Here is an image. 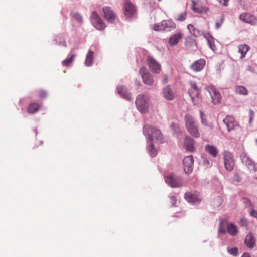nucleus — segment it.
<instances>
[{"label": "nucleus", "mask_w": 257, "mask_h": 257, "mask_svg": "<svg viewBox=\"0 0 257 257\" xmlns=\"http://www.w3.org/2000/svg\"><path fill=\"white\" fill-rule=\"evenodd\" d=\"M143 133L148 137V141L152 143L154 138L157 142L161 143L163 142V134L158 128L146 124L143 127Z\"/></svg>", "instance_id": "f257e3e1"}, {"label": "nucleus", "mask_w": 257, "mask_h": 257, "mask_svg": "<svg viewBox=\"0 0 257 257\" xmlns=\"http://www.w3.org/2000/svg\"><path fill=\"white\" fill-rule=\"evenodd\" d=\"M186 127L189 133L195 138L200 137L198 124L190 114H187L184 117Z\"/></svg>", "instance_id": "f03ea898"}, {"label": "nucleus", "mask_w": 257, "mask_h": 257, "mask_svg": "<svg viewBox=\"0 0 257 257\" xmlns=\"http://www.w3.org/2000/svg\"><path fill=\"white\" fill-rule=\"evenodd\" d=\"M205 89L209 93L212 99V102L214 105L219 104L221 102L222 97L221 94L214 86H208L206 87Z\"/></svg>", "instance_id": "7ed1b4c3"}, {"label": "nucleus", "mask_w": 257, "mask_h": 257, "mask_svg": "<svg viewBox=\"0 0 257 257\" xmlns=\"http://www.w3.org/2000/svg\"><path fill=\"white\" fill-rule=\"evenodd\" d=\"M223 155L225 169L228 171H232L235 165L233 154L228 151H225L223 153Z\"/></svg>", "instance_id": "20e7f679"}, {"label": "nucleus", "mask_w": 257, "mask_h": 257, "mask_svg": "<svg viewBox=\"0 0 257 257\" xmlns=\"http://www.w3.org/2000/svg\"><path fill=\"white\" fill-rule=\"evenodd\" d=\"M91 21L93 26L97 30H102L106 27L105 23L95 11H93L91 14Z\"/></svg>", "instance_id": "39448f33"}, {"label": "nucleus", "mask_w": 257, "mask_h": 257, "mask_svg": "<svg viewBox=\"0 0 257 257\" xmlns=\"http://www.w3.org/2000/svg\"><path fill=\"white\" fill-rule=\"evenodd\" d=\"M166 182L172 187H180L182 186V179L171 173L165 177Z\"/></svg>", "instance_id": "423d86ee"}, {"label": "nucleus", "mask_w": 257, "mask_h": 257, "mask_svg": "<svg viewBox=\"0 0 257 257\" xmlns=\"http://www.w3.org/2000/svg\"><path fill=\"white\" fill-rule=\"evenodd\" d=\"M143 83L147 85L152 86L154 83L152 75L144 67H141L139 71Z\"/></svg>", "instance_id": "0eeeda50"}, {"label": "nucleus", "mask_w": 257, "mask_h": 257, "mask_svg": "<svg viewBox=\"0 0 257 257\" xmlns=\"http://www.w3.org/2000/svg\"><path fill=\"white\" fill-rule=\"evenodd\" d=\"M136 104L138 109L142 113H145L148 111V101L145 96L139 95L136 100Z\"/></svg>", "instance_id": "6e6552de"}, {"label": "nucleus", "mask_w": 257, "mask_h": 257, "mask_svg": "<svg viewBox=\"0 0 257 257\" xmlns=\"http://www.w3.org/2000/svg\"><path fill=\"white\" fill-rule=\"evenodd\" d=\"M147 65L152 72L157 74L161 70V65L152 57L148 56L146 59Z\"/></svg>", "instance_id": "1a4fd4ad"}, {"label": "nucleus", "mask_w": 257, "mask_h": 257, "mask_svg": "<svg viewBox=\"0 0 257 257\" xmlns=\"http://www.w3.org/2000/svg\"><path fill=\"white\" fill-rule=\"evenodd\" d=\"M194 158L192 156H186L183 159L184 172L186 174L192 172L193 168Z\"/></svg>", "instance_id": "9d476101"}, {"label": "nucleus", "mask_w": 257, "mask_h": 257, "mask_svg": "<svg viewBox=\"0 0 257 257\" xmlns=\"http://www.w3.org/2000/svg\"><path fill=\"white\" fill-rule=\"evenodd\" d=\"M102 10L105 19L108 22L113 23L117 19L116 15L110 7H104Z\"/></svg>", "instance_id": "9b49d317"}, {"label": "nucleus", "mask_w": 257, "mask_h": 257, "mask_svg": "<svg viewBox=\"0 0 257 257\" xmlns=\"http://www.w3.org/2000/svg\"><path fill=\"white\" fill-rule=\"evenodd\" d=\"M239 18L241 21L251 25H255L257 24L256 17L248 13H243L240 14Z\"/></svg>", "instance_id": "f8f14e48"}, {"label": "nucleus", "mask_w": 257, "mask_h": 257, "mask_svg": "<svg viewBox=\"0 0 257 257\" xmlns=\"http://www.w3.org/2000/svg\"><path fill=\"white\" fill-rule=\"evenodd\" d=\"M124 8L125 10L124 14L128 17L133 16L136 12L135 6L129 1H125Z\"/></svg>", "instance_id": "ddd939ff"}, {"label": "nucleus", "mask_w": 257, "mask_h": 257, "mask_svg": "<svg viewBox=\"0 0 257 257\" xmlns=\"http://www.w3.org/2000/svg\"><path fill=\"white\" fill-rule=\"evenodd\" d=\"M183 145L187 151L194 152L195 150L194 140L190 136H187L185 137Z\"/></svg>", "instance_id": "4468645a"}, {"label": "nucleus", "mask_w": 257, "mask_h": 257, "mask_svg": "<svg viewBox=\"0 0 257 257\" xmlns=\"http://www.w3.org/2000/svg\"><path fill=\"white\" fill-rule=\"evenodd\" d=\"M184 196L186 200L189 203H196L200 201L199 195L197 193L186 192Z\"/></svg>", "instance_id": "2eb2a0df"}, {"label": "nucleus", "mask_w": 257, "mask_h": 257, "mask_svg": "<svg viewBox=\"0 0 257 257\" xmlns=\"http://www.w3.org/2000/svg\"><path fill=\"white\" fill-rule=\"evenodd\" d=\"M183 34L182 32L175 33L171 36L168 40V44L171 46L176 45L178 42L182 39Z\"/></svg>", "instance_id": "dca6fc26"}, {"label": "nucleus", "mask_w": 257, "mask_h": 257, "mask_svg": "<svg viewBox=\"0 0 257 257\" xmlns=\"http://www.w3.org/2000/svg\"><path fill=\"white\" fill-rule=\"evenodd\" d=\"M192 9L194 12L198 13H206L208 8L206 7L201 6L199 3L194 0L192 1Z\"/></svg>", "instance_id": "f3484780"}, {"label": "nucleus", "mask_w": 257, "mask_h": 257, "mask_svg": "<svg viewBox=\"0 0 257 257\" xmlns=\"http://www.w3.org/2000/svg\"><path fill=\"white\" fill-rule=\"evenodd\" d=\"M223 122L227 127L228 132L233 130L235 126H237V122L235 121L234 117L231 116H227L223 120Z\"/></svg>", "instance_id": "a211bd4d"}, {"label": "nucleus", "mask_w": 257, "mask_h": 257, "mask_svg": "<svg viewBox=\"0 0 257 257\" xmlns=\"http://www.w3.org/2000/svg\"><path fill=\"white\" fill-rule=\"evenodd\" d=\"M205 65V61L203 59H200L194 62L191 68L193 71L198 72L201 71L204 68Z\"/></svg>", "instance_id": "6ab92c4d"}, {"label": "nucleus", "mask_w": 257, "mask_h": 257, "mask_svg": "<svg viewBox=\"0 0 257 257\" xmlns=\"http://www.w3.org/2000/svg\"><path fill=\"white\" fill-rule=\"evenodd\" d=\"M117 91L119 94L126 100L130 101L132 100V97L130 93H129L125 87L120 86L117 88Z\"/></svg>", "instance_id": "aec40b11"}, {"label": "nucleus", "mask_w": 257, "mask_h": 257, "mask_svg": "<svg viewBox=\"0 0 257 257\" xmlns=\"http://www.w3.org/2000/svg\"><path fill=\"white\" fill-rule=\"evenodd\" d=\"M163 94L164 97L167 100H172L175 98V94L169 86L164 88Z\"/></svg>", "instance_id": "412c9836"}, {"label": "nucleus", "mask_w": 257, "mask_h": 257, "mask_svg": "<svg viewBox=\"0 0 257 257\" xmlns=\"http://www.w3.org/2000/svg\"><path fill=\"white\" fill-rule=\"evenodd\" d=\"M162 21L164 31H170L172 30L175 29L176 27V24L172 20H164Z\"/></svg>", "instance_id": "4be33fe9"}, {"label": "nucleus", "mask_w": 257, "mask_h": 257, "mask_svg": "<svg viewBox=\"0 0 257 257\" xmlns=\"http://www.w3.org/2000/svg\"><path fill=\"white\" fill-rule=\"evenodd\" d=\"M245 244L249 248L254 247L255 244V239L252 233H249L247 235L245 239Z\"/></svg>", "instance_id": "5701e85b"}, {"label": "nucleus", "mask_w": 257, "mask_h": 257, "mask_svg": "<svg viewBox=\"0 0 257 257\" xmlns=\"http://www.w3.org/2000/svg\"><path fill=\"white\" fill-rule=\"evenodd\" d=\"M194 105H199L202 102V97L200 93L189 94Z\"/></svg>", "instance_id": "b1692460"}, {"label": "nucleus", "mask_w": 257, "mask_h": 257, "mask_svg": "<svg viewBox=\"0 0 257 257\" xmlns=\"http://www.w3.org/2000/svg\"><path fill=\"white\" fill-rule=\"evenodd\" d=\"M242 162L245 163L246 165L254 168L255 166L253 162L248 157L246 154L243 153L240 156Z\"/></svg>", "instance_id": "393cba45"}, {"label": "nucleus", "mask_w": 257, "mask_h": 257, "mask_svg": "<svg viewBox=\"0 0 257 257\" xmlns=\"http://www.w3.org/2000/svg\"><path fill=\"white\" fill-rule=\"evenodd\" d=\"M234 91L235 93L238 95L246 96L248 94V91L247 88L243 86H235Z\"/></svg>", "instance_id": "a878e982"}, {"label": "nucleus", "mask_w": 257, "mask_h": 257, "mask_svg": "<svg viewBox=\"0 0 257 257\" xmlns=\"http://www.w3.org/2000/svg\"><path fill=\"white\" fill-rule=\"evenodd\" d=\"M205 150L213 157H216L218 153V150L214 146L207 145L205 146Z\"/></svg>", "instance_id": "bb28decb"}, {"label": "nucleus", "mask_w": 257, "mask_h": 257, "mask_svg": "<svg viewBox=\"0 0 257 257\" xmlns=\"http://www.w3.org/2000/svg\"><path fill=\"white\" fill-rule=\"evenodd\" d=\"M227 230L228 233L231 236L236 235L238 232L237 226L232 223L228 225Z\"/></svg>", "instance_id": "cd10ccee"}, {"label": "nucleus", "mask_w": 257, "mask_h": 257, "mask_svg": "<svg viewBox=\"0 0 257 257\" xmlns=\"http://www.w3.org/2000/svg\"><path fill=\"white\" fill-rule=\"evenodd\" d=\"M249 46L246 44L240 45L238 46V53L241 54V58L245 56L246 54L249 51Z\"/></svg>", "instance_id": "c85d7f7f"}, {"label": "nucleus", "mask_w": 257, "mask_h": 257, "mask_svg": "<svg viewBox=\"0 0 257 257\" xmlns=\"http://www.w3.org/2000/svg\"><path fill=\"white\" fill-rule=\"evenodd\" d=\"M40 108V105L37 103H33L29 105L28 107V112L30 113L37 112Z\"/></svg>", "instance_id": "c756f323"}, {"label": "nucleus", "mask_w": 257, "mask_h": 257, "mask_svg": "<svg viewBox=\"0 0 257 257\" xmlns=\"http://www.w3.org/2000/svg\"><path fill=\"white\" fill-rule=\"evenodd\" d=\"M191 87L188 90L189 94H191L193 93H200V89L197 87L196 83L194 82H190Z\"/></svg>", "instance_id": "7c9ffc66"}, {"label": "nucleus", "mask_w": 257, "mask_h": 257, "mask_svg": "<svg viewBox=\"0 0 257 257\" xmlns=\"http://www.w3.org/2000/svg\"><path fill=\"white\" fill-rule=\"evenodd\" d=\"M93 55V52H92L91 50H89L88 51V54H87L86 60H85V64L87 66H90L92 64Z\"/></svg>", "instance_id": "2f4dec72"}, {"label": "nucleus", "mask_w": 257, "mask_h": 257, "mask_svg": "<svg viewBox=\"0 0 257 257\" xmlns=\"http://www.w3.org/2000/svg\"><path fill=\"white\" fill-rule=\"evenodd\" d=\"M185 45L188 48L191 47H195V48L197 47L196 42L191 37H188L186 39Z\"/></svg>", "instance_id": "473e14b6"}, {"label": "nucleus", "mask_w": 257, "mask_h": 257, "mask_svg": "<svg viewBox=\"0 0 257 257\" xmlns=\"http://www.w3.org/2000/svg\"><path fill=\"white\" fill-rule=\"evenodd\" d=\"M187 27L190 32L194 36H198L200 35V31L196 29L193 25L189 24Z\"/></svg>", "instance_id": "72a5a7b5"}, {"label": "nucleus", "mask_w": 257, "mask_h": 257, "mask_svg": "<svg viewBox=\"0 0 257 257\" xmlns=\"http://www.w3.org/2000/svg\"><path fill=\"white\" fill-rule=\"evenodd\" d=\"M152 29L156 31H164V28L163 21H162L160 23L154 24L152 27Z\"/></svg>", "instance_id": "f704fd0d"}, {"label": "nucleus", "mask_w": 257, "mask_h": 257, "mask_svg": "<svg viewBox=\"0 0 257 257\" xmlns=\"http://www.w3.org/2000/svg\"><path fill=\"white\" fill-rule=\"evenodd\" d=\"M75 57V54H72L70 58H67L62 62L63 66L68 67L73 62L74 59Z\"/></svg>", "instance_id": "c9c22d12"}, {"label": "nucleus", "mask_w": 257, "mask_h": 257, "mask_svg": "<svg viewBox=\"0 0 257 257\" xmlns=\"http://www.w3.org/2000/svg\"><path fill=\"white\" fill-rule=\"evenodd\" d=\"M150 143V145H149L148 147V151L150 155L152 157H154L157 155V151L154 148L153 144L152 143Z\"/></svg>", "instance_id": "e433bc0d"}, {"label": "nucleus", "mask_w": 257, "mask_h": 257, "mask_svg": "<svg viewBox=\"0 0 257 257\" xmlns=\"http://www.w3.org/2000/svg\"><path fill=\"white\" fill-rule=\"evenodd\" d=\"M205 38H206V39H207V40L208 41V44L209 45L210 48L213 51H215V45L214 44V41H213V38L212 37H210V36H209V37L205 36Z\"/></svg>", "instance_id": "4c0bfd02"}, {"label": "nucleus", "mask_w": 257, "mask_h": 257, "mask_svg": "<svg viewBox=\"0 0 257 257\" xmlns=\"http://www.w3.org/2000/svg\"><path fill=\"white\" fill-rule=\"evenodd\" d=\"M224 16L223 15H222L220 17V20H217L215 23V27L217 29H218L221 27L222 24H223V23L224 22Z\"/></svg>", "instance_id": "58836bf2"}, {"label": "nucleus", "mask_w": 257, "mask_h": 257, "mask_svg": "<svg viewBox=\"0 0 257 257\" xmlns=\"http://www.w3.org/2000/svg\"><path fill=\"white\" fill-rule=\"evenodd\" d=\"M37 95L39 98L43 99L45 98L47 96V92L43 90H39L37 91Z\"/></svg>", "instance_id": "ea45409f"}, {"label": "nucleus", "mask_w": 257, "mask_h": 257, "mask_svg": "<svg viewBox=\"0 0 257 257\" xmlns=\"http://www.w3.org/2000/svg\"><path fill=\"white\" fill-rule=\"evenodd\" d=\"M227 251L230 254L234 256H236L238 252V250L237 247L228 248Z\"/></svg>", "instance_id": "a19ab883"}, {"label": "nucleus", "mask_w": 257, "mask_h": 257, "mask_svg": "<svg viewBox=\"0 0 257 257\" xmlns=\"http://www.w3.org/2000/svg\"><path fill=\"white\" fill-rule=\"evenodd\" d=\"M200 117H201V119L202 124L205 126H207L208 122H207V118H206L205 115L204 114V113L202 110L200 111Z\"/></svg>", "instance_id": "79ce46f5"}, {"label": "nucleus", "mask_w": 257, "mask_h": 257, "mask_svg": "<svg viewBox=\"0 0 257 257\" xmlns=\"http://www.w3.org/2000/svg\"><path fill=\"white\" fill-rule=\"evenodd\" d=\"M72 17L77 20L79 22H82V17L80 14L77 13H71V14Z\"/></svg>", "instance_id": "37998d69"}, {"label": "nucleus", "mask_w": 257, "mask_h": 257, "mask_svg": "<svg viewBox=\"0 0 257 257\" xmlns=\"http://www.w3.org/2000/svg\"><path fill=\"white\" fill-rule=\"evenodd\" d=\"M186 12H184L181 14H180L178 17L176 19V20L179 21H183L186 19Z\"/></svg>", "instance_id": "c03bdc74"}, {"label": "nucleus", "mask_w": 257, "mask_h": 257, "mask_svg": "<svg viewBox=\"0 0 257 257\" xmlns=\"http://www.w3.org/2000/svg\"><path fill=\"white\" fill-rule=\"evenodd\" d=\"M239 224L241 227H247L248 225L247 220L245 219L241 218L239 221Z\"/></svg>", "instance_id": "a18cd8bd"}, {"label": "nucleus", "mask_w": 257, "mask_h": 257, "mask_svg": "<svg viewBox=\"0 0 257 257\" xmlns=\"http://www.w3.org/2000/svg\"><path fill=\"white\" fill-rule=\"evenodd\" d=\"M249 124H251L252 121V120H253V119L254 118L255 113H254V112L252 109H250L249 110Z\"/></svg>", "instance_id": "49530a36"}, {"label": "nucleus", "mask_w": 257, "mask_h": 257, "mask_svg": "<svg viewBox=\"0 0 257 257\" xmlns=\"http://www.w3.org/2000/svg\"><path fill=\"white\" fill-rule=\"evenodd\" d=\"M171 127L174 131L177 132L180 130V128L177 124L175 123H172L171 124Z\"/></svg>", "instance_id": "de8ad7c7"}, {"label": "nucleus", "mask_w": 257, "mask_h": 257, "mask_svg": "<svg viewBox=\"0 0 257 257\" xmlns=\"http://www.w3.org/2000/svg\"><path fill=\"white\" fill-rule=\"evenodd\" d=\"M170 200L172 206H175L177 201L176 198L174 196H171L170 197Z\"/></svg>", "instance_id": "09e8293b"}, {"label": "nucleus", "mask_w": 257, "mask_h": 257, "mask_svg": "<svg viewBox=\"0 0 257 257\" xmlns=\"http://www.w3.org/2000/svg\"><path fill=\"white\" fill-rule=\"evenodd\" d=\"M244 202L245 203L246 206L247 207H252V204L250 200L248 199H244Z\"/></svg>", "instance_id": "8fccbe9b"}, {"label": "nucleus", "mask_w": 257, "mask_h": 257, "mask_svg": "<svg viewBox=\"0 0 257 257\" xmlns=\"http://www.w3.org/2000/svg\"><path fill=\"white\" fill-rule=\"evenodd\" d=\"M220 4H222L224 6L228 5L227 2L229 0H217Z\"/></svg>", "instance_id": "3c124183"}, {"label": "nucleus", "mask_w": 257, "mask_h": 257, "mask_svg": "<svg viewBox=\"0 0 257 257\" xmlns=\"http://www.w3.org/2000/svg\"><path fill=\"white\" fill-rule=\"evenodd\" d=\"M250 215H251V216L257 218V211H256L255 210H252L250 212Z\"/></svg>", "instance_id": "603ef678"}, {"label": "nucleus", "mask_w": 257, "mask_h": 257, "mask_svg": "<svg viewBox=\"0 0 257 257\" xmlns=\"http://www.w3.org/2000/svg\"><path fill=\"white\" fill-rule=\"evenodd\" d=\"M241 257H251L249 253H244L241 256Z\"/></svg>", "instance_id": "864d4df0"}, {"label": "nucleus", "mask_w": 257, "mask_h": 257, "mask_svg": "<svg viewBox=\"0 0 257 257\" xmlns=\"http://www.w3.org/2000/svg\"><path fill=\"white\" fill-rule=\"evenodd\" d=\"M63 45L65 47H66V42H65V41H64V42H63Z\"/></svg>", "instance_id": "5fc2aeb1"}, {"label": "nucleus", "mask_w": 257, "mask_h": 257, "mask_svg": "<svg viewBox=\"0 0 257 257\" xmlns=\"http://www.w3.org/2000/svg\"><path fill=\"white\" fill-rule=\"evenodd\" d=\"M255 143H256V144L257 145V139L255 140Z\"/></svg>", "instance_id": "6e6d98bb"}]
</instances>
